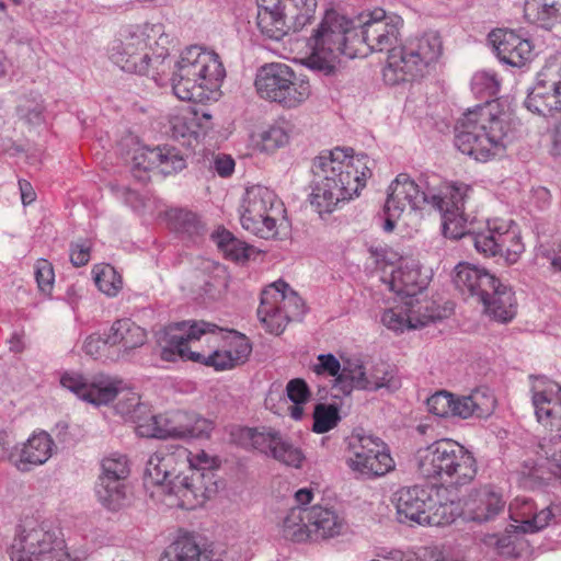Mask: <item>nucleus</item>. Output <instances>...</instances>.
Masks as SVG:
<instances>
[{
    "instance_id": "1",
    "label": "nucleus",
    "mask_w": 561,
    "mask_h": 561,
    "mask_svg": "<svg viewBox=\"0 0 561 561\" xmlns=\"http://www.w3.org/2000/svg\"><path fill=\"white\" fill-rule=\"evenodd\" d=\"M161 24L130 26L110 53L111 60L123 71L150 77L157 85L171 82L173 94L181 101L203 103L220 87L226 70L219 56L191 46L174 64L169 50L158 42Z\"/></svg>"
},
{
    "instance_id": "2",
    "label": "nucleus",
    "mask_w": 561,
    "mask_h": 561,
    "mask_svg": "<svg viewBox=\"0 0 561 561\" xmlns=\"http://www.w3.org/2000/svg\"><path fill=\"white\" fill-rule=\"evenodd\" d=\"M358 24L328 10L318 27L308 39L311 49L305 65L313 71L329 76L334 72L341 55L355 58L357 45H366L370 51L388 53L400 36L403 20L397 14H387L376 9L357 19Z\"/></svg>"
},
{
    "instance_id": "3",
    "label": "nucleus",
    "mask_w": 561,
    "mask_h": 561,
    "mask_svg": "<svg viewBox=\"0 0 561 561\" xmlns=\"http://www.w3.org/2000/svg\"><path fill=\"white\" fill-rule=\"evenodd\" d=\"M159 343L162 359L191 360L216 371L244 363L252 351L245 335L205 321L172 323L164 329Z\"/></svg>"
},
{
    "instance_id": "4",
    "label": "nucleus",
    "mask_w": 561,
    "mask_h": 561,
    "mask_svg": "<svg viewBox=\"0 0 561 561\" xmlns=\"http://www.w3.org/2000/svg\"><path fill=\"white\" fill-rule=\"evenodd\" d=\"M501 89V81L491 70H481L471 79L474 95L482 104L468 108L455 126L456 148L479 162H486L505 151V138L510 125L496 104L490 102Z\"/></svg>"
},
{
    "instance_id": "5",
    "label": "nucleus",
    "mask_w": 561,
    "mask_h": 561,
    "mask_svg": "<svg viewBox=\"0 0 561 561\" xmlns=\"http://www.w3.org/2000/svg\"><path fill=\"white\" fill-rule=\"evenodd\" d=\"M375 160L352 148L324 150L311 163L310 204L319 215L333 213L339 204L358 196L373 175Z\"/></svg>"
},
{
    "instance_id": "6",
    "label": "nucleus",
    "mask_w": 561,
    "mask_h": 561,
    "mask_svg": "<svg viewBox=\"0 0 561 561\" xmlns=\"http://www.w3.org/2000/svg\"><path fill=\"white\" fill-rule=\"evenodd\" d=\"M463 190H466V185L462 183L446 182L438 187H427L426 191H423L408 174L400 173L388 188V197L383 206L382 228L386 232L393 231L397 220L407 206L415 210L428 205L439 213L443 233L457 236L459 234L457 228L459 219H456L454 214L457 213Z\"/></svg>"
},
{
    "instance_id": "7",
    "label": "nucleus",
    "mask_w": 561,
    "mask_h": 561,
    "mask_svg": "<svg viewBox=\"0 0 561 561\" xmlns=\"http://www.w3.org/2000/svg\"><path fill=\"white\" fill-rule=\"evenodd\" d=\"M444 56V42L438 31H425L407 37L390 49L382 69L386 84L421 79L436 70Z\"/></svg>"
},
{
    "instance_id": "8",
    "label": "nucleus",
    "mask_w": 561,
    "mask_h": 561,
    "mask_svg": "<svg viewBox=\"0 0 561 561\" xmlns=\"http://www.w3.org/2000/svg\"><path fill=\"white\" fill-rule=\"evenodd\" d=\"M468 186L462 191L461 202L458 205L456 219H459L457 228L459 234L444 233L449 239L468 238L476 250L485 257L502 256L508 264L518 261L525 251L518 226L511 219L493 218L484 222H468L463 215L465 198Z\"/></svg>"
},
{
    "instance_id": "9",
    "label": "nucleus",
    "mask_w": 561,
    "mask_h": 561,
    "mask_svg": "<svg viewBox=\"0 0 561 561\" xmlns=\"http://www.w3.org/2000/svg\"><path fill=\"white\" fill-rule=\"evenodd\" d=\"M420 474L453 484H467L477 474V461L471 451L453 439H440L416 453Z\"/></svg>"
},
{
    "instance_id": "10",
    "label": "nucleus",
    "mask_w": 561,
    "mask_h": 561,
    "mask_svg": "<svg viewBox=\"0 0 561 561\" xmlns=\"http://www.w3.org/2000/svg\"><path fill=\"white\" fill-rule=\"evenodd\" d=\"M11 561H76L60 533L46 522L25 519L10 546Z\"/></svg>"
},
{
    "instance_id": "11",
    "label": "nucleus",
    "mask_w": 561,
    "mask_h": 561,
    "mask_svg": "<svg viewBox=\"0 0 561 561\" xmlns=\"http://www.w3.org/2000/svg\"><path fill=\"white\" fill-rule=\"evenodd\" d=\"M254 84L261 99L289 110L300 106L311 94L309 81L282 62L262 66Z\"/></svg>"
},
{
    "instance_id": "12",
    "label": "nucleus",
    "mask_w": 561,
    "mask_h": 561,
    "mask_svg": "<svg viewBox=\"0 0 561 561\" xmlns=\"http://www.w3.org/2000/svg\"><path fill=\"white\" fill-rule=\"evenodd\" d=\"M257 26L263 35L280 41L311 22L317 0H256Z\"/></svg>"
},
{
    "instance_id": "13",
    "label": "nucleus",
    "mask_w": 561,
    "mask_h": 561,
    "mask_svg": "<svg viewBox=\"0 0 561 561\" xmlns=\"http://www.w3.org/2000/svg\"><path fill=\"white\" fill-rule=\"evenodd\" d=\"M285 207L277 195L266 186L252 185L245 188L240 206V222L243 229L262 239L277 236V221Z\"/></svg>"
},
{
    "instance_id": "14",
    "label": "nucleus",
    "mask_w": 561,
    "mask_h": 561,
    "mask_svg": "<svg viewBox=\"0 0 561 561\" xmlns=\"http://www.w3.org/2000/svg\"><path fill=\"white\" fill-rule=\"evenodd\" d=\"M306 312L304 300L284 280L263 289L257 318L267 332L279 335L290 321L301 320Z\"/></svg>"
},
{
    "instance_id": "15",
    "label": "nucleus",
    "mask_w": 561,
    "mask_h": 561,
    "mask_svg": "<svg viewBox=\"0 0 561 561\" xmlns=\"http://www.w3.org/2000/svg\"><path fill=\"white\" fill-rule=\"evenodd\" d=\"M135 430L138 436L148 438L208 437L213 431V423L195 413L170 410L138 420Z\"/></svg>"
},
{
    "instance_id": "16",
    "label": "nucleus",
    "mask_w": 561,
    "mask_h": 561,
    "mask_svg": "<svg viewBox=\"0 0 561 561\" xmlns=\"http://www.w3.org/2000/svg\"><path fill=\"white\" fill-rule=\"evenodd\" d=\"M345 461L356 478L381 477L394 468L387 445L367 434H353L348 439Z\"/></svg>"
},
{
    "instance_id": "17",
    "label": "nucleus",
    "mask_w": 561,
    "mask_h": 561,
    "mask_svg": "<svg viewBox=\"0 0 561 561\" xmlns=\"http://www.w3.org/2000/svg\"><path fill=\"white\" fill-rule=\"evenodd\" d=\"M451 308L439 306L433 299H398L397 305L386 308L381 316V323L394 333L415 330L430 323L447 318Z\"/></svg>"
},
{
    "instance_id": "18",
    "label": "nucleus",
    "mask_w": 561,
    "mask_h": 561,
    "mask_svg": "<svg viewBox=\"0 0 561 561\" xmlns=\"http://www.w3.org/2000/svg\"><path fill=\"white\" fill-rule=\"evenodd\" d=\"M234 440L244 448H252L293 468H301L302 450L280 432L271 427H241L232 433Z\"/></svg>"
},
{
    "instance_id": "19",
    "label": "nucleus",
    "mask_w": 561,
    "mask_h": 561,
    "mask_svg": "<svg viewBox=\"0 0 561 561\" xmlns=\"http://www.w3.org/2000/svg\"><path fill=\"white\" fill-rule=\"evenodd\" d=\"M431 413L440 416L468 419L473 414L483 415L493 411L495 398L490 388H473L469 396L456 397L444 389L436 391L426 401Z\"/></svg>"
},
{
    "instance_id": "20",
    "label": "nucleus",
    "mask_w": 561,
    "mask_h": 561,
    "mask_svg": "<svg viewBox=\"0 0 561 561\" xmlns=\"http://www.w3.org/2000/svg\"><path fill=\"white\" fill-rule=\"evenodd\" d=\"M215 459L208 456L204 450L193 455L188 450V459L186 465H182L187 469L188 473L179 471L171 481L169 491L175 494L176 501L169 505H175L182 508L191 510L198 503V496L203 495L202 478L205 470L214 467Z\"/></svg>"
},
{
    "instance_id": "21",
    "label": "nucleus",
    "mask_w": 561,
    "mask_h": 561,
    "mask_svg": "<svg viewBox=\"0 0 561 561\" xmlns=\"http://www.w3.org/2000/svg\"><path fill=\"white\" fill-rule=\"evenodd\" d=\"M557 66H545L537 75V81L528 92L525 106L543 117L561 112V90Z\"/></svg>"
},
{
    "instance_id": "22",
    "label": "nucleus",
    "mask_w": 561,
    "mask_h": 561,
    "mask_svg": "<svg viewBox=\"0 0 561 561\" xmlns=\"http://www.w3.org/2000/svg\"><path fill=\"white\" fill-rule=\"evenodd\" d=\"M188 449L180 445H167L156 450L146 462L145 479L152 484L161 485L163 492L170 496L174 493L169 491L171 481L182 465H186Z\"/></svg>"
},
{
    "instance_id": "23",
    "label": "nucleus",
    "mask_w": 561,
    "mask_h": 561,
    "mask_svg": "<svg viewBox=\"0 0 561 561\" xmlns=\"http://www.w3.org/2000/svg\"><path fill=\"white\" fill-rule=\"evenodd\" d=\"M381 280L398 299H421L420 294L426 289L430 278L421 272L420 264L414 260H401L397 268H392Z\"/></svg>"
},
{
    "instance_id": "24",
    "label": "nucleus",
    "mask_w": 561,
    "mask_h": 561,
    "mask_svg": "<svg viewBox=\"0 0 561 561\" xmlns=\"http://www.w3.org/2000/svg\"><path fill=\"white\" fill-rule=\"evenodd\" d=\"M431 486H405L396 491L392 503L396 506L397 519L402 524H417L425 526L426 511L431 505L433 493Z\"/></svg>"
},
{
    "instance_id": "25",
    "label": "nucleus",
    "mask_w": 561,
    "mask_h": 561,
    "mask_svg": "<svg viewBox=\"0 0 561 561\" xmlns=\"http://www.w3.org/2000/svg\"><path fill=\"white\" fill-rule=\"evenodd\" d=\"M489 41L502 64L520 68L533 58L534 46L530 39L513 30H494Z\"/></svg>"
},
{
    "instance_id": "26",
    "label": "nucleus",
    "mask_w": 561,
    "mask_h": 561,
    "mask_svg": "<svg viewBox=\"0 0 561 561\" xmlns=\"http://www.w3.org/2000/svg\"><path fill=\"white\" fill-rule=\"evenodd\" d=\"M77 399L95 408L106 405L118 398L116 410L124 415L136 416L142 408L140 397L133 388H68Z\"/></svg>"
},
{
    "instance_id": "27",
    "label": "nucleus",
    "mask_w": 561,
    "mask_h": 561,
    "mask_svg": "<svg viewBox=\"0 0 561 561\" xmlns=\"http://www.w3.org/2000/svg\"><path fill=\"white\" fill-rule=\"evenodd\" d=\"M56 445L45 431L34 432L23 444L9 454L10 461L20 471H30L46 463L53 456Z\"/></svg>"
},
{
    "instance_id": "28",
    "label": "nucleus",
    "mask_w": 561,
    "mask_h": 561,
    "mask_svg": "<svg viewBox=\"0 0 561 561\" xmlns=\"http://www.w3.org/2000/svg\"><path fill=\"white\" fill-rule=\"evenodd\" d=\"M479 302L483 306V312L500 323L511 322L517 313V300L514 290L499 278L494 279V284L481 296Z\"/></svg>"
},
{
    "instance_id": "29",
    "label": "nucleus",
    "mask_w": 561,
    "mask_h": 561,
    "mask_svg": "<svg viewBox=\"0 0 561 561\" xmlns=\"http://www.w3.org/2000/svg\"><path fill=\"white\" fill-rule=\"evenodd\" d=\"M135 165L144 170L158 168L163 174L182 171L185 165L183 154L174 147L164 145L156 148H142L134 157Z\"/></svg>"
},
{
    "instance_id": "30",
    "label": "nucleus",
    "mask_w": 561,
    "mask_h": 561,
    "mask_svg": "<svg viewBox=\"0 0 561 561\" xmlns=\"http://www.w3.org/2000/svg\"><path fill=\"white\" fill-rule=\"evenodd\" d=\"M510 517L516 523V528L523 533H536L543 529L553 516L551 507L537 512L533 500L525 496L515 497L508 506Z\"/></svg>"
},
{
    "instance_id": "31",
    "label": "nucleus",
    "mask_w": 561,
    "mask_h": 561,
    "mask_svg": "<svg viewBox=\"0 0 561 561\" xmlns=\"http://www.w3.org/2000/svg\"><path fill=\"white\" fill-rule=\"evenodd\" d=\"M431 505L426 511L425 526H444L451 524L461 514L456 494L444 486L433 485Z\"/></svg>"
},
{
    "instance_id": "32",
    "label": "nucleus",
    "mask_w": 561,
    "mask_h": 561,
    "mask_svg": "<svg viewBox=\"0 0 561 561\" xmlns=\"http://www.w3.org/2000/svg\"><path fill=\"white\" fill-rule=\"evenodd\" d=\"M495 278L485 268L469 263H459L455 267L453 283L462 295L476 297L479 301L481 296L492 287Z\"/></svg>"
},
{
    "instance_id": "33",
    "label": "nucleus",
    "mask_w": 561,
    "mask_h": 561,
    "mask_svg": "<svg viewBox=\"0 0 561 561\" xmlns=\"http://www.w3.org/2000/svg\"><path fill=\"white\" fill-rule=\"evenodd\" d=\"M309 539H327L340 536L346 530V524L334 510L313 505L307 511Z\"/></svg>"
},
{
    "instance_id": "34",
    "label": "nucleus",
    "mask_w": 561,
    "mask_h": 561,
    "mask_svg": "<svg viewBox=\"0 0 561 561\" xmlns=\"http://www.w3.org/2000/svg\"><path fill=\"white\" fill-rule=\"evenodd\" d=\"M467 505L471 518L482 523L495 517L504 508L505 502L493 486L484 485L470 495Z\"/></svg>"
},
{
    "instance_id": "35",
    "label": "nucleus",
    "mask_w": 561,
    "mask_h": 561,
    "mask_svg": "<svg viewBox=\"0 0 561 561\" xmlns=\"http://www.w3.org/2000/svg\"><path fill=\"white\" fill-rule=\"evenodd\" d=\"M533 405L537 421L551 430H561V388H552L533 394Z\"/></svg>"
},
{
    "instance_id": "36",
    "label": "nucleus",
    "mask_w": 561,
    "mask_h": 561,
    "mask_svg": "<svg viewBox=\"0 0 561 561\" xmlns=\"http://www.w3.org/2000/svg\"><path fill=\"white\" fill-rule=\"evenodd\" d=\"M333 398L330 403H317L313 410V425L312 431L318 434H323L334 428L340 420V410L343 405V398L351 396V389L346 388H331Z\"/></svg>"
},
{
    "instance_id": "37",
    "label": "nucleus",
    "mask_w": 561,
    "mask_h": 561,
    "mask_svg": "<svg viewBox=\"0 0 561 561\" xmlns=\"http://www.w3.org/2000/svg\"><path fill=\"white\" fill-rule=\"evenodd\" d=\"M146 340V331L128 318L116 320L107 333L110 346H117L123 352L142 346Z\"/></svg>"
},
{
    "instance_id": "38",
    "label": "nucleus",
    "mask_w": 561,
    "mask_h": 561,
    "mask_svg": "<svg viewBox=\"0 0 561 561\" xmlns=\"http://www.w3.org/2000/svg\"><path fill=\"white\" fill-rule=\"evenodd\" d=\"M524 14L527 21L551 30L561 23V0H525Z\"/></svg>"
},
{
    "instance_id": "39",
    "label": "nucleus",
    "mask_w": 561,
    "mask_h": 561,
    "mask_svg": "<svg viewBox=\"0 0 561 561\" xmlns=\"http://www.w3.org/2000/svg\"><path fill=\"white\" fill-rule=\"evenodd\" d=\"M159 561H211L210 552L192 537H180L160 557Z\"/></svg>"
},
{
    "instance_id": "40",
    "label": "nucleus",
    "mask_w": 561,
    "mask_h": 561,
    "mask_svg": "<svg viewBox=\"0 0 561 561\" xmlns=\"http://www.w3.org/2000/svg\"><path fill=\"white\" fill-rule=\"evenodd\" d=\"M126 479H111L99 476L95 494L102 505L108 510H119L127 497Z\"/></svg>"
},
{
    "instance_id": "41",
    "label": "nucleus",
    "mask_w": 561,
    "mask_h": 561,
    "mask_svg": "<svg viewBox=\"0 0 561 561\" xmlns=\"http://www.w3.org/2000/svg\"><path fill=\"white\" fill-rule=\"evenodd\" d=\"M276 398H278L285 404L290 402L291 405L287 407L289 415L294 420H300L304 415V404L310 400L311 392L309 388H285L282 393L277 390L275 391L271 389L265 399V405L273 410L274 407H272L271 403Z\"/></svg>"
},
{
    "instance_id": "42",
    "label": "nucleus",
    "mask_w": 561,
    "mask_h": 561,
    "mask_svg": "<svg viewBox=\"0 0 561 561\" xmlns=\"http://www.w3.org/2000/svg\"><path fill=\"white\" fill-rule=\"evenodd\" d=\"M195 118L178 114L170 118V136L181 146L194 148L198 144L199 133Z\"/></svg>"
},
{
    "instance_id": "43",
    "label": "nucleus",
    "mask_w": 561,
    "mask_h": 561,
    "mask_svg": "<svg viewBox=\"0 0 561 561\" xmlns=\"http://www.w3.org/2000/svg\"><path fill=\"white\" fill-rule=\"evenodd\" d=\"M523 534L520 528H516L515 525H510L503 534L489 535L485 539V543L493 547L502 557H517L523 545Z\"/></svg>"
},
{
    "instance_id": "44",
    "label": "nucleus",
    "mask_w": 561,
    "mask_h": 561,
    "mask_svg": "<svg viewBox=\"0 0 561 561\" xmlns=\"http://www.w3.org/2000/svg\"><path fill=\"white\" fill-rule=\"evenodd\" d=\"M376 557L385 561H444L443 552L435 547H422L417 550L379 548Z\"/></svg>"
},
{
    "instance_id": "45",
    "label": "nucleus",
    "mask_w": 561,
    "mask_h": 561,
    "mask_svg": "<svg viewBox=\"0 0 561 561\" xmlns=\"http://www.w3.org/2000/svg\"><path fill=\"white\" fill-rule=\"evenodd\" d=\"M309 507H291L283 519L282 533L286 539L301 542L309 539L307 511Z\"/></svg>"
},
{
    "instance_id": "46",
    "label": "nucleus",
    "mask_w": 561,
    "mask_h": 561,
    "mask_svg": "<svg viewBox=\"0 0 561 561\" xmlns=\"http://www.w3.org/2000/svg\"><path fill=\"white\" fill-rule=\"evenodd\" d=\"M390 380H370L363 360L359 357H342L340 383L352 382L362 386H388Z\"/></svg>"
},
{
    "instance_id": "47",
    "label": "nucleus",
    "mask_w": 561,
    "mask_h": 561,
    "mask_svg": "<svg viewBox=\"0 0 561 561\" xmlns=\"http://www.w3.org/2000/svg\"><path fill=\"white\" fill-rule=\"evenodd\" d=\"M213 239L225 257L236 262L249 259L251 248L230 231L218 229L213 233Z\"/></svg>"
},
{
    "instance_id": "48",
    "label": "nucleus",
    "mask_w": 561,
    "mask_h": 561,
    "mask_svg": "<svg viewBox=\"0 0 561 561\" xmlns=\"http://www.w3.org/2000/svg\"><path fill=\"white\" fill-rule=\"evenodd\" d=\"M92 273L96 287L106 296L115 297L122 289V276L112 265H95Z\"/></svg>"
},
{
    "instance_id": "49",
    "label": "nucleus",
    "mask_w": 561,
    "mask_h": 561,
    "mask_svg": "<svg viewBox=\"0 0 561 561\" xmlns=\"http://www.w3.org/2000/svg\"><path fill=\"white\" fill-rule=\"evenodd\" d=\"M170 219L172 228L180 233L193 237L199 234L203 230V226L197 215L186 209H175L171 211Z\"/></svg>"
},
{
    "instance_id": "50",
    "label": "nucleus",
    "mask_w": 561,
    "mask_h": 561,
    "mask_svg": "<svg viewBox=\"0 0 561 561\" xmlns=\"http://www.w3.org/2000/svg\"><path fill=\"white\" fill-rule=\"evenodd\" d=\"M130 473L129 461L127 457L119 453H113L103 458L101 462V477L111 479H126Z\"/></svg>"
},
{
    "instance_id": "51",
    "label": "nucleus",
    "mask_w": 561,
    "mask_h": 561,
    "mask_svg": "<svg viewBox=\"0 0 561 561\" xmlns=\"http://www.w3.org/2000/svg\"><path fill=\"white\" fill-rule=\"evenodd\" d=\"M289 125L285 122L270 126L261 134L262 149L272 152L289 141Z\"/></svg>"
},
{
    "instance_id": "52",
    "label": "nucleus",
    "mask_w": 561,
    "mask_h": 561,
    "mask_svg": "<svg viewBox=\"0 0 561 561\" xmlns=\"http://www.w3.org/2000/svg\"><path fill=\"white\" fill-rule=\"evenodd\" d=\"M34 276L38 290L45 296H51L55 284L53 264L46 259H38L34 264Z\"/></svg>"
},
{
    "instance_id": "53",
    "label": "nucleus",
    "mask_w": 561,
    "mask_h": 561,
    "mask_svg": "<svg viewBox=\"0 0 561 561\" xmlns=\"http://www.w3.org/2000/svg\"><path fill=\"white\" fill-rule=\"evenodd\" d=\"M59 381L60 386H121V381L108 376L101 375L99 378L90 380L78 371H65L59 374Z\"/></svg>"
},
{
    "instance_id": "54",
    "label": "nucleus",
    "mask_w": 561,
    "mask_h": 561,
    "mask_svg": "<svg viewBox=\"0 0 561 561\" xmlns=\"http://www.w3.org/2000/svg\"><path fill=\"white\" fill-rule=\"evenodd\" d=\"M340 362L333 354H320L317 356V362L312 366V370L318 376L334 377L335 381L340 383L341 375Z\"/></svg>"
},
{
    "instance_id": "55",
    "label": "nucleus",
    "mask_w": 561,
    "mask_h": 561,
    "mask_svg": "<svg viewBox=\"0 0 561 561\" xmlns=\"http://www.w3.org/2000/svg\"><path fill=\"white\" fill-rule=\"evenodd\" d=\"M537 257L546 260L552 270L561 272V243L557 241L542 243L538 247Z\"/></svg>"
},
{
    "instance_id": "56",
    "label": "nucleus",
    "mask_w": 561,
    "mask_h": 561,
    "mask_svg": "<svg viewBox=\"0 0 561 561\" xmlns=\"http://www.w3.org/2000/svg\"><path fill=\"white\" fill-rule=\"evenodd\" d=\"M43 111L44 106L42 101L31 102L25 100L18 106L19 115L31 124H37L42 121Z\"/></svg>"
},
{
    "instance_id": "57",
    "label": "nucleus",
    "mask_w": 561,
    "mask_h": 561,
    "mask_svg": "<svg viewBox=\"0 0 561 561\" xmlns=\"http://www.w3.org/2000/svg\"><path fill=\"white\" fill-rule=\"evenodd\" d=\"M91 244L89 240H79L70 244V262L77 266H84L90 261Z\"/></svg>"
},
{
    "instance_id": "58",
    "label": "nucleus",
    "mask_w": 561,
    "mask_h": 561,
    "mask_svg": "<svg viewBox=\"0 0 561 561\" xmlns=\"http://www.w3.org/2000/svg\"><path fill=\"white\" fill-rule=\"evenodd\" d=\"M110 347V342H107V336L103 339L100 334L93 333L89 335L83 343V352L94 358L101 356L104 351Z\"/></svg>"
},
{
    "instance_id": "59",
    "label": "nucleus",
    "mask_w": 561,
    "mask_h": 561,
    "mask_svg": "<svg viewBox=\"0 0 561 561\" xmlns=\"http://www.w3.org/2000/svg\"><path fill=\"white\" fill-rule=\"evenodd\" d=\"M236 162L230 154L218 153L214 157L211 169L220 178H229L234 172Z\"/></svg>"
},
{
    "instance_id": "60",
    "label": "nucleus",
    "mask_w": 561,
    "mask_h": 561,
    "mask_svg": "<svg viewBox=\"0 0 561 561\" xmlns=\"http://www.w3.org/2000/svg\"><path fill=\"white\" fill-rule=\"evenodd\" d=\"M369 252L376 265L382 270L387 266H392L398 260V254L386 247H375L371 248Z\"/></svg>"
},
{
    "instance_id": "61",
    "label": "nucleus",
    "mask_w": 561,
    "mask_h": 561,
    "mask_svg": "<svg viewBox=\"0 0 561 561\" xmlns=\"http://www.w3.org/2000/svg\"><path fill=\"white\" fill-rule=\"evenodd\" d=\"M552 450L547 454L548 467L550 472L561 480V439L553 442Z\"/></svg>"
},
{
    "instance_id": "62",
    "label": "nucleus",
    "mask_w": 561,
    "mask_h": 561,
    "mask_svg": "<svg viewBox=\"0 0 561 561\" xmlns=\"http://www.w3.org/2000/svg\"><path fill=\"white\" fill-rule=\"evenodd\" d=\"M19 188L21 193V199L24 205L31 204L35 201L36 194L30 182L25 180L19 181Z\"/></svg>"
},
{
    "instance_id": "63",
    "label": "nucleus",
    "mask_w": 561,
    "mask_h": 561,
    "mask_svg": "<svg viewBox=\"0 0 561 561\" xmlns=\"http://www.w3.org/2000/svg\"><path fill=\"white\" fill-rule=\"evenodd\" d=\"M313 497V493L310 489H300L295 493V500L298 503V506L304 507L311 502Z\"/></svg>"
},
{
    "instance_id": "64",
    "label": "nucleus",
    "mask_w": 561,
    "mask_h": 561,
    "mask_svg": "<svg viewBox=\"0 0 561 561\" xmlns=\"http://www.w3.org/2000/svg\"><path fill=\"white\" fill-rule=\"evenodd\" d=\"M546 65L547 66H557L558 65V79L560 81V90H561V51L560 53H557L556 55L553 56H550L547 61H546Z\"/></svg>"
}]
</instances>
